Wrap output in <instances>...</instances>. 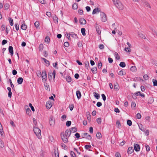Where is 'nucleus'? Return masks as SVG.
Returning a JSON list of instances; mask_svg holds the SVG:
<instances>
[{
  "instance_id": "obj_42",
  "label": "nucleus",
  "mask_w": 157,
  "mask_h": 157,
  "mask_svg": "<svg viewBox=\"0 0 157 157\" xmlns=\"http://www.w3.org/2000/svg\"><path fill=\"white\" fill-rule=\"evenodd\" d=\"M4 146V144L3 142L0 139V147L1 148H3Z\"/></svg>"
},
{
  "instance_id": "obj_62",
  "label": "nucleus",
  "mask_w": 157,
  "mask_h": 157,
  "mask_svg": "<svg viewBox=\"0 0 157 157\" xmlns=\"http://www.w3.org/2000/svg\"><path fill=\"white\" fill-rule=\"evenodd\" d=\"M130 48H126L124 49V50L128 52H130L131 50L130 49Z\"/></svg>"
},
{
  "instance_id": "obj_2",
  "label": "nucleus",
  "mask_w": 157,
  "mask_h": 157,
  "mask_svg": "<svg viewBox=\"0 0 157 157\" xmlns=\"http://www.w3.org/2000/svg\"><path fill=\"white\" fill-rule=\"evenodd\" d=\"M33 131L37 137L39 139L41 138V131L40 130L36 127H34Z\"/></svg>"
},
{
  "instance_id": "obj_15",
  "label": "nucleus",
  "mask_w": 157,
  "mask_h": 157,
  "mask_svg": "<svg viewBox=\"0 0 157 157\" xmlns=\"http://www.w3.org/2000/svg\"><path fill=\"white\" fill-rule=\"evenodd\" d=\"M70 35L71 36L75 38H78L77 35L73 32L70 33Z\"/></svg>"
},
{
  "instance_id": "obj_56",
  "label": "nucleus",
  "mask_w": 157,
  "mask_h": 157,
  "mask_svg": "<svg viewBox=\"0 0 157 157\" xmlns=\"http://www.w3.org/2000/svg\"><path fill=\"white\" fill-rule=\"evenodd\" d=\"M9 21L10 25L11 26L13 25V20L11 18H10Z\"/></svg>"
},
{
  "instance_id": "obj_19",
  "label": "nucleus",
  "mask_w": 157,
  "mask_h": 157,
  "mask_svg": "<svg viewBox=\"0 0 157 157\" xmlns=\"http://www.w3.org/2000/svg\"><path fill=\"white\" fill-rule=\"evenodd\" d=\"M144 5L145 6L148 7L149 8H151V6L149 3L146 1H144Z\"/></svg>"
},
{
  "instance_id": "obj_41",
  "label": "nucleus",
  "mask_w": 157,
  "mask_h": 157,
  "mask_svg": "<svg viewBox=\"0 0 157 157\" xmlns=\"http://www.w3.org/2000/svg\"><path fill=\"white\" fill-rule=\"evenodd\" d=\"M85 66L87 68V69H89V63L88 62H86L85 63Z\"/></svg>"
},
{
  "instance_id": "obj_58",
  "label": "nucleus",
  "mask_w": 157,
  "mask_h": 157,
  "mask_svg": "<svg viewBox=\"0 0 157 157\" xmlns=\"http://www.w3.org/2000/svg\"><path fill=\"white\" fill-rule=\"evenodd\" d=\"M15 27L17 31H18L19 29V25L17 24H15Z\"/></svg>"
},
{
  "instance_id": "obj_40",
  "label": "nucleus",
  "mask_w": 157,
  "mask_h": 157,
  "mask_svg": "<svg viewBox=\"0 0 157 157\" xmlns=\"http://www.w3.org/2000/svg\"><path fill=\"white\" fill-rule=\"evenodd\" d=\"M152 82L153 83V86H157V81L156 80L153 79H152Z\"/></svg>"
},
{
  "instance_id": "obj_29",
  "label": "nucleus",
  "mask_w": 157,
  "mask_h": 157,
  "mask_svg": "<svg viewBox=\"0 0 157 157\" xmlns=\"http://www.w3.org/2000/svg\"><path fill=\"white\" fill-rule=\"evenodd\" d=\"M154 101V99L152 97H150L148 100V103L149 104H151Z\"/></svg>"
},
{
  "instance_id": "obj_31",
  "label": "nucleus",
  "mask_w": 157,
  "mask_h": 157,
  "mask_svg": "<svg viewBox=\"0 0 157 157\" xmlns=\"http://www.w3.org/2000/svg\"><path fill=\"white\" fill-rule=\"evenodd\" d=\"M0 133L1 134V135L2 136H4V132H3V130L2 128V126L0 127Z\"/></svg>"
},
{
  "instance_id": "obj_24",
  "label": "nucleus",
  "mask_w": 157,
  "mask_h": 157,
  "mask_svg": "<svg viewBox=\"0 0 157 157\" xmlns=\"http://www.w3.org/2000/svg\"><path fill=\"white\" fill-rule=\"evenodd\" d=\"M95 97L97 99H99L100 98V95H99L96 92H94L93 93Z\"/></svg>"
},
{
  "instance_id": "obj_39",
  "label": "nucleus",
  "mask_w": 157,
  "mask_h": 157,
  "mask_svg": "<svg viewBox=\"0 0 157 157\" xmlns=\"http://www.w3.org/2000/svg\"><path fill=\"white\" fill-rule=\"evenodd\" d=\"M70 155L71 157H77L74 151H71L70 152Z\"/></svg>"
},
{
  "instance_id": "obj_46",
  "label": "nucleus",
  "mask_w": 157,
  "mask_h": 157,
  "mask_svg": "<svg viewBox=\"0 0 157 157\" xmlns=\"http://www.w3.org/2000/svg\"><path fill=\"white\" fill-rule=\"evenodd\" d=\"M9 7V5L8 4H6L4 6V9L5 10H7Z\"/></svg>"
},
{
  "instance_id": "obj_64",
  "label": "nucleus",
  "mask_w": 157,
  "mask_h": 157,
  "mask_svg": "<svg viewBox=\"0 0 157 157\" xmlns=\"http://www.w3.org/2000/svg\"><path fill=\"white\" fill-rule=\"evenodd\" d=\"M7 42V41L6 40H3L2 42V45H4L6 44Z\"/></svg>"
},
{
  "instance_id": "obj_35",
  "label": "nucleus",
  "mask_w": 157,
  "mask_h": 157,
  "mask_svg": "<svg viewBox=\"0 0 157 157\" xmlns=\"http://www.w3.org/2000/svg\"><path fill=\"white\" fill-rule=\"evenodd\" d=\"M96 136L98 139H100L102 137L101 134L99 132H97L96 134Z\"/></svg>"
},
{
  "instance_id": "obj_10",
  "label": "nucleus",
  "mask_w": 157,
  "mask_h": 157,
  "mask_svg": "<svg viewBox=\"0 0 157 157\" xmlns=\"http://www.w3.org/2000/svg\"><path fill=\"white\" fill-rule=\"evenodd\" d=\"M79 22L82 25H85L86 23V20L84 18H80L79 19Z\"/></svg>"
},
{
  "instance_id": "obj_4",
  "label": "nucleus",
  "mask_w": 157,
  "mask_h": 157,
  "mask_svg": "<svg viewBox=\"0 0 157 157\" xmlns=\"http://www.w3.org/2000/svg\"><path fill=\"white\" fill-rule=\"evenodd\" d=\"M100 15L102 21L104 22L106 21H107V18L106 14L104 13L101 12V13Z\"/></svg>"
},
{
  "instance_id": "obj_21",
  "label": "nucleus",
  "mask_w": 157,
  "mask_h": 157,
  "mask_svg": "<svg viewBox=\"0 0 157 157\" xmlns=\"http://www.w3.org/2000/svg\"><path fill=\"white\" fill-rule=\"evenodd\" d=\"M21 29L23 30H26L27 28V25L24 23H23L21 27Z\"/></svg>"
},
{
  "instance_id": "obj_23",
  "label": "nucleus",
  "mask_w": 157,
  "mask_h": 157,
  "mask_svg": "<svg viewBox=\"0 0 157 157\" xmlns=\"http://www.w3.org/2000/svg\"><path fill=\"white\" fill-rule=\"evenodd\" d=\"M81 31L82 33V35L83 36H85L86 35V34L85 33L86 30L84 28H82L81 29Z\"/></svg>"
},
{
  "instance_id": "obj_13",
  "label": "nucleus",
  "mask_w": 157,
  "mask_h": 157,
  "mask_svg": "<svg viewBox=\"0 0 157 157\" xmlns=\"http://www.w3.org/2000/svg\"><path fill=\"white\" fill-rule=\"evenodd\" d=\"M96 29L98 34L99 35L101 33V31L100 29V27L98 25L96 24Z\"/></svg>"
},
{
  "instance_id": "obj_53",
  "label": "nucleus",
  "mask_w": 157,
  "mask_h": 157,
  "mask_svg": "<svg viewBox=\"0 0 157 157\" xmlns=\"http://www.w3.org/2000/svg\"><path fill=\"white\" fill-rule=\"evenodd\" d=\"M29 106L31 108V110L33 111L34 112L35 111L34 108L31 103H30L29 104Z\"/></svg>"
},
{
  "instance_id": "obj_12",
  "label": "nucleus",
  "mask_w": 157,
  "mask_h": 157,
  "mask_svg": "<svg viewBox=\"0 0 157 157\" xmlns=\"http://www.w3.org/2000/svg\"><path fill=\"white\" fill-rule=\"evenodd\" d=\"M134 151L133 148L132 147H129L128 149L127 153L130 154Z\"/></svg>"
},
{
  "instance_id": "obj_14",
  "label": "nucleus",
  "mask_w": 157,
  "mask_h": 157,
  "mask_svg": "<svg viewBox=\"0 0 157 157\" xmlns=\"http://www.w3.org/2000/svg\"><path fill=\"white\" fill-rule=\"evenodd\" d=\"M46 106L47 109H50L52 106V104L50 102H47Z\"/></svg>"
},
{
  "instance_id": "obj_20",
  "label": "nucleus",
  "mask_w": 157,
  "mask_h": 157,
  "mask_svg": "<svg viewBox=\"0 0 157 157\" xmlns=\"http://www.w3.org/2000/svg\"><path fill=\"white\" fill-rule=\"evenodd\" d=\"M114 89L116 90H118L119 89V86L117 83L114 84Z\"/></svg>"
},
{
  "instance_id": "obj_18",
  "label": "nucleus",
  "mask_w": 157,
  "mask_h": 157,
  "mask_svg": "<svg viewBox=\"0 0 157 157\" xmlns=\"http://www.w3.org/2000/svg\"><path fill=\"white\" fill-rule=\"evenodd\" d=\"M86 115L87 117V119L88 121H90L91 119V116L90 115V113L89 112H87L86 113Z\"/></svg>"
},
{
  "instance_id": "obj_7",
  "label": "nucleus",
  "mask_w": 157,
  "mask_h": 157,
  "mask_svg": "<svg viewBox=\"0 0 157 157\" xmlns=\"http://www.w3.org/2000/svg\"><path fill=\"white\" fill-rule=\"evenodd\" d=\"M55 123V120L52 117H50L49 119V124L51 126L53 125Z\"/></svg>"
},
{
  "instance_id": "obj_47",
  "label": "nucleus",
  "mask_w": 157,
  "mask_h": 157,
  "mask_svg": "<svg viewBox=\"0 0 157 157\" xmlns=\"http://www.w3.org/2000/svg\"><path fill=\"white\" fill-rule=\"evenodd\" d=\"M127 123L128 125L131 126L132 124V122L130 120H127Z\"/></svg>"
},
{
  "instance_id": "obj_43",
  "label": "nucleus",
  "mask_w": 157,
  "mask_h": 157,
  "mask_svg": "<svg viewBox=\"0 0 157 157\" xmlns=\"http://www.w3.org/2000/svg\"><path fill=\"white\" fill-rule=\"evenodd\" d=\"M139 127L141 131H144V129L142 125V124H140V125H139Z\"/></svg>"
},
{
  "instance_id": "obj_25",
  "label": "nucleus",
  "mask_w": 157,
  "mask_h": 157,
  "mask_svg": "<svg viewBox=\"0 0 157 157\" xmlns=\"http://www.w3.org/2000/svg\"><path fill=\"white\" fill-rule=\"evenodd\" d=\"M69 130L71 131V133H74L77 130V129L75 127L71 128Z\"/></svg>"
},
{
  "instance_id": "obj_50",
  "label": "nucleus",
  "mask_w": 157,
  "mask_h": 157,
  "mask_svg": "<svg viewBox=\"0 0 157 157\" xmlns=\"http://www.w3.org/2000/svg\"><path fill=\"white\" fill-rule=\"evenodd\" d=\"M71 124V121H67V122H66V125L67 127H69V126H70Z\"/></svg>"
},
{
  "instance_id": "obj_37",
  "label": "nucleus",
  "mask_w": 157,
  "mask_h": 157,
  "mask_svg": "<svg viewBox=\"0 0 157 157\" xmlns=\"http://www.w3.org/2000/svg\"><path fill=\"white\" fill-rule=\"evenodd\" d=\"M85 136H86L87 137V138L89 140H91V136L89 135L88 133H84V134Z\"/></svg>"
},
{
  "instance_id": "obj_52",
  "label": "nucleus",
  "mask_w": 157,
  "mask_h": 157,
  "mask_svg": "<svg viewBox=\"0 0 157 157\" xmlns=\"http://www.w3.org/2000/svg\"><path fill=\"white\" fill-rule=\"evenodd\" d=\"M136 117L137 119H140L141 117V114L140 113H138L136 115Z\"/></svg>"
},
{
  "instance_id": "obj_5",
  "label": "nucleus",
  "mask_w": 157,
  "mask_h": 157,
  "mask_svg": "<svg viewBox=\"0 0 157 157\" xmlns=\"http://www.w3.org/2000/svg\"><path fill=\"white\" fill-rule=\"evenodd\" d=\"M61 138L63 142L65 143H67L68 141V137L66 136L64 134L61 135Z\"/></svg>"
},
{
  "instance_id": "obj_60",
  "label": "nucleus",
  "mask_w": 157,
  "mask_h": 157,
  "mask_svg": "<svg viewBox=\"0 0 157 157\" xmlns=\"http://www.w3.org/2000/svg\"><path fill=\"white\" fill-rule=\"evenodd\" d=\"M116 125L117 127H118V128H119V126H121V123L119 121H117L116 123Z\"/></svg>"
},
{
  "instance_id": "obj_38",
  "label": "nucleus",
  "mask_w": 157,
  "mask_h": 157,
  "mask_svg": "<svg viewBox=\"0 0 157 157\" xmlns=\"http://www.w3.org/2000/svg\"><path fill=\"white\" fill-rule=\"evenodd\" d=\"M44 48V46L43 44H40L39 47V49L40 51H42Z\"/></svg>"
},
{
  "instance_id": "obj_1",
  "label": "nucleus",
  "mask_w": 157,
  "mask_h": 157,
  "mask_svg": "<svg viewBox=\"0 0 157 157\" xmlns=\"http://www.w3.org/2000/svg\"><path fill=\"white\" fill-rule=\"evenodd\" d=\"M114 5L120 10H122L124 9V6L121 2L119 0H112Z\"/></svg>"
},
{
  "instance_id": "obj_22",
  "label": "nucleus",
  "mask_w": 157,
  "mask_h": 157,
  "mask_svg": "<svg viewBox=\"0 0 157 157\" xmlns=\"http://www.w3.org/2000/svg\"><path fill=\"white\" fill-rule=\"evenodd\" d=\"M114 55L115 56L116 59H117L118 60L120 59V57L117 53L116 52H115L114 53Z\"/></svg>"
},
{
  "instance_id": "obj_11",
  "label": "nucleus",
  "mask_w": 157,
  "mask_h": 157,
  "mask_svg": "<svg viewBox=\"0 0 157 157\" xmlns=\"http://www.w3.org/2000/svg\"><path fill=\"white\" fill-rule=\"evenodd\" d=\"M8 49L9 52L10 53L11 56H12L13 54V47L11 46H9Z\"/></svg>"
},
{
  "instance_id": "obj_17",
  "label": "nucleus",
  "mask_w": 157,
  "mask_h": 157,
  "mask_svg": "<svg viewBox=\"0 0 157 157\" xmlns=\"http://www.w3.org/2000/svg\"><path fill=\"white\" fill-rule=\"evenodd\" d=\"M99 10V9L98 8L94 9L93 11L92 14H94L96 13L97 12H99L100 11Z\"/></svg>"
},
{
  "instance_id": "obj_33",
  "label": "nucleus",
  "mask_w": 157,
  "mask_h": 157,
  "mask_svg": "<svg viewBox=\"0 0 157 157\" xmlns=\"http://www.w3.org/2000/svg\"><path fill=\"white\" fill-rule=\"evenodd\" d=\"M66 81L69 82H71V77L69 76H67L66 77Z\"/></svg>"
},
{
  "instance_id": "obj_6",
  "label": "nucleus",
  "mask_w": 157,
  "mask_h": 157,
  "mask_svg": "<svg viewBox=\"0 0 157 157\" xmlns=\"http://www.w3.org/2000/svg\"><path fill=\"white\" fill-rule=\"evenodd\" d=\"M134 150L136 151H138L140 150V147L139 145L138 144H134Z\"/></svg>"
},
{
  "instance_id": "obj_49",
  "label": "nucleus",
  "mask_w": 157,
  "mask_h": 157,
  "mask_svg": "<svg viewBox=\"0 0 157 157\" xmlns=\"http://www.w3.org/2000/svg\"><path fill=\"white\" fill-rule=\"evenodd\" d=\"M62 147L65 150H67V146L64 144L62 143L61 144Z\"/></svg>"
},
{
  "instance_id": "obj_59",
  "label": "nucleus",
  "mask_w": 157,
  "mask_h": 157,
  "mask_svg": "<svg viewBox=\"0 0 157 157\" xmlns=\"http://www.w3.org/2000/svg\"><path fill=\"white\" fill-rule=\"evenodd\" d=\"M31 112V110L29 108H28L26 110V113L28 115H29Z\"/></svg>"
},
{
  "instance_id": "obj_61",
  "label": "nucleus",
  "mask_w": 157,
  "mask_h": 157,
  "mask_svg": "<svg viewBox=\"0 0 157 157\" xmlns=\"http://www.w3.org/2000/svg\"><path fill=\"white\" fill-rule=\"evenodd\" d=\"M102 66V63L101 62H99L98 65V68H101Z\"/></svg>"
},
{
  "instance_id": "obj_3",
  "label": "nucleus",
  "mask_w": 157,
  "mask_h": 157,
  "mask_svg": "<svg viewBox=\"0 0 157 157\" xmlns=\"http://www.w3.org/2000/svg\"><path fill=\"white\" fill-rule=\"evenodd\" d=\"M56 76V71L54 70L53 72L51 71L49 72L48 73V78L50 80L54 81Z\"/></svg>"
},
{
  "instance_id": "obj_26",
  "label": "nucleus",
  "mask_w": 157,
  "mask_h": 157,
  "mask_svg": "<svg viewBox=\"0 0 157 157\" xmlns=\"http://www.w3.org/2000/svg\"><path fill=\"white\" fill-rule=\"evenodd\" d=\"M92 72L93 74H96L97 72V68L96 67H94L91 69Z\"/></svg>"
},
{
  "instance_id": "obj_16",
  "label": "nucleus",
  "mask_w": 157,
  "mask_h": 157,
  "mask_svg": "<svg viewBox=\"0 0 157 157\" xmlns=\"http://www.w3.org/2000/svg\"><path fill=\"white\" fill-rule=\"evenodd\" d=\"M23 81V79L22 77L19 78L17 80V82L18 84H21Z\"/></svg>"
},
{
  "instance_id": "obj_36",
  "label": "nucleus",
  "mask_w": 157,
  "mask_h": 157,
  "mask_svg": "<svg viewBox=\"0 0 157 157\" xmlns=\"http://www.w3.org/2000/svg\"><path fill=\"white\" fill-rule=\"evenodd\" d=\"M120 66L122 67H125L126 64L124 62H121L119 64Z\"/></svg>"
},
{
  "instance_id": "obj_9",
  "label": "nucleus",
  "mask_w": 157,
  "mask_h": 157,
  "mask_svg": "<svg viewBox=\"0 0 157 157\" xmlns=\"http://www.w3.org/2000/svg\"><path fill=\"white\" fill-rule=\"evenodd\" d=\"M41 59L42 60H43L44 61L45 63H46L45 65L46 66L48 67L49 66L50 63L48 60H47L46 59L42 57Z\"/></svg>"
},
{
  "instance_id": "obj_32",
  "label": "nucleus",
  "mask_w": 157,
  "mask_h": 157,
  "mask_svg": "<svg viewBox=\"0 0 157 157\" xmlns=\"http://www.w3.org/2000/svg\"><path fill=\"white\" fill-rule=\"evenodd\" d=\"M37 76L39 78L42 76L41 72L40 71H37L36 72Z\"/></svg>"
},
{
  "instance_id": "obj_54",
  "label": "nucleus",
  "mask_w": 157,
  "mask_h": 157,
  "mask_svg": "<svg viewBox=\"0 0 157 157\" xmlns=\"http://www.w3.org/2000/svg\"><path fill=\"white\" fill-rule=\"evenodd\" d=\"M35 26L37 28L39 26V23L38 21H36L34 23Z\"/></svg>"
},
{
  "instance_id": "obj_34",
  "label": "nucleus",
  "mask_w": 157,
  "mask_h": 157,
  "mask_svg": "<svg viewBox=\"0 0 157 157\" xmlns=\"http://www.w3.org/2000/svg\"><path fill=\"white\" fill-rule=\"evenodd\" d=\"M53 20L54 21V22L56 23H57L58 22V17L56 16H54L53 17Z\"/></svg>"
},
{
  "instance_id": "obj_30",
  "label": "nucleus",
  "mask_w": 157,
  "mask_h": 157,
  "mask_svg": "<svg viewBox=\"0 0 157 157\" xmlns=\"http://www.w3.org/2000/svg\"><path fill=\"white\" fill-rule=\"evenodd\" d=\"M78 4L76 3H74L72 6V8L74 10H76L78 8Z\"/></svg>"
},
{
  "instance_id": "obj_28",
  "label": "nucleus",
  "mask_w": 157,
  "mask_h": 157,
  "mask_svg": "<svg viewBox=\"0 0 157 157\" xmlns=\"http://www.w3.org/2000/svg\"><path fill=\"white\" fill-rule=\"evenodd\" d=\"M130 70L132 71L135 72L136 71V68L135 66H132L130 68Z\"/></svg>"
},
{
  "instance_id": "obj_57",
  "label": "nucleus",
  "mask_w": 157,
  "mask_h": 157,
  "mask_svg": "<svg viewBox=\"0 0 157 157\" xmlns=\"http://www.w3.org/2000/svg\"><path fill=\"white\" fill-rule=\"evenodd\" d=\"M45 41L46 42H49L50 41V38L48 36H47L45 39Z\"/></svg>"
},
{
  "instance_id": "obj_27",
  "label": "nucleus",
  "mask_w": 157,
  "mask_h": 157,
  "mask_svg": "<svg viewBox=\"0 0 157 157\" xmlns=\"http://www.w3.org/2000/svg\"><path fill=\"white\" fill-rule=\"evenodd\" d=\"M138 34L140 37L144 39L146 38L145 35H144L142 33H139Z\"/></svg>"
},
{
  "instance_id": "obj_51",
  "label": "nucleus",
  "mask_w": 157,
  "mask_h": 157,
  "mask_svg": "<svg viewBox=\"0 0 157 157\" xmlns=\"http://www.w3.org/2000/svg\"><path fill=\"white\" fill-rule=\"evenodd\" d=\"M97 122L98 124H100L101 123V119L100 118H98L97 119Z\"/></svg>"
},
{
  "instance_id": "obj_45",
  "label": "nucleus",
  "mask_w": 157,
  "mask_h": 157,
  "mask_svg": "<svg viewBox=\"0 0 157 157\" xmlns=\"http://www.w3.org/2000/svg\"><path fill=\"white\" fill-rule=\"evenodd\" d=\"M42 78L43 80V81H46L47 79V76H42Z\"/></svg>"
},
{
  "instance_id": "obj_44",
  "label": "nucleus",
  "mask_w": 157,
  "mask_h": 157,
  "mask_svg": "<svg viewBox=\"0 0 157 157\" xmlns=\"http://www.w3.org/2000/svg\"><path fill=\"white\" fill-rule=\"evenodd\" d=\"M136 104L135 102H132L131 103V107L132 109H133V108L136 107Z\"/></svg>"
},
{
  "instance_id": "obj_63",
  "label": "nucleus",
  "mask_w": 157,
  "mask_h": 157,
  "mask_svg": "<svg viewBox=\"0 0 157 157\" xmlns=\"http://www.w3.org/2000/svg\"><path fill=\"white\" fill-rule=\"evenodd\" d=\"M101 97L102 98L103 100L104 101H105L106 100V97L105 96V95L104 94H101Z\"/></svg>"
},
{
  "instance_id": "obj_48",
  "label": "nucleus",
  "mask_w": 157,
  "mask_h": 157,
  "mask_svg": "<svg viewBox=\"0 0 157 157\" xmlns=\"http://www.w3.org/2000/svg\"><path fill=\"white\" fill-rule=\"evenodd\" d=\"M67 116L65 115H63L61 118V120L62 121H64L65 120Z\"/></svg>"
},
{
  "instance_id": "obj_8",
  "label": "nucleus",
  "mask_w": 157,
  "mask_h": 157,
  "mask_svg": "<svg viewBox=\"0 0 157 157\" xmlns=\"http://www.w3.org/2000/svg\"><path fill=\"white\" fill-rule=\"evenodd\" d=\"M71 133V131L69 129L67 130L65 132V134L66 136L69 137Z\"/></svg>"
},
{
  "instance_id": "obj_55",
  "label": "nucleus",
  "mask_w": 157,
  "mask_h": 157,
  "mask_svg": "<svg viewBox=\"0 0 157 157\" xmlns=\"http://www.w3.org/2000/svg\"><path fill=\"white\" fill-rule=\"evenodd\" d=\"M143 78L145 80H147L148 79V75L147 74H145L144 75Z\"/></svg>"
}]
</instances>
